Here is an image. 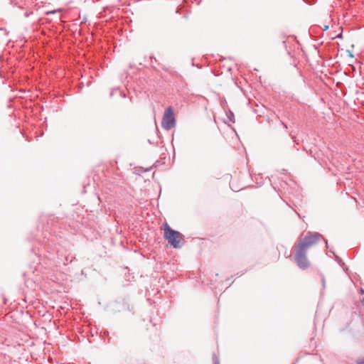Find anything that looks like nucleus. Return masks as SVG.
Masks as SVG:
<instances>
[{"label": "nucleus", "mask_w": 364, "mask_h": 364, "mask_svg": "<svg viewBox=\"0 0 364 364\" xmlns=\"http://www.w3.org/2000/svg\"><path fill=\"white\" fill-rule=\"evenodd\" d=\"M228 118L229 121H230L232 122H235V121H234V114L231 111L229 112V114H228Z\"/></svg>", "instance_id": "obj_5"}, {"label": "nucleus", "mask_w": 364, "mask_h": 364, "mask_svg": "<svg viewBox=\"0 0 364 364\" xmlns=\"http://www.w3.org/2000/svg\"><path fill=\"white\" fill-rule=\"evenodd\" d=\"M358 364H364V360H361L358 363Z\"/></svg>", "instance_id": "obj_12"}, {"label": "nucleus", "mask_w": 364, "mask_h": 364, "mask_svg": "<svg viewBox=\"0 0 364 364\" xmlns=\"http://www.w3.org/2000/svg\"><path fill=\"white\" fill-rule=\"evenodd\" d=\"M360 291H361L362 294H364V289H361Z\"/></svg>", "instance_id": "obj_13"}, {"label": "nucleus", "mask_w": 364, "mask_h": 364, "mask_svg": "<svg viewBox=\"0 0 364 364\" xmlns=\"http://www.w3.org/2000/svg\"><path fill=\"white\" fill-rule=\"evenodd\" d=\"M33 14V11H27V12H26V13H25L24 16H25L26 17H28V16H30L31 15H32Z\"/></svg>", "instance_id": "obj_6"}, {"label": "nucleus", "mask_w": 364, "mask_h": 364, "mask_svg": "<svg viewBox=\"0 0 364 364\" xmlns=\"http://www.w3.org/2000/svg\"><path fill=\"white\" fill-rule=\"evenodd\" d=\"M55 12H57V11L54 10V11H47L46 14L48 15V14H54Z\"/></svg>", "instance_id": "obj_7"}, {"label": "nucleus", "mask_w": 364, "mask_h": 364, "mask_svg": "<svg viewBox=\"0 0 364 364\" xmlns=\"http://www.w3.org/2000/svg\"><path fill=\"white\" fill-rule=\"evenodd\" d=\"M328 28V26H324V29H323V30H324V31H326Z\"/></svg>", "instance_id": "obj_10"}, {"label": "nucleus", "mask_w": 364, "mask_h": 364, "mask_svg": "<svg viewBox=\"0 0 364 364\" xmlns=\"http://www.w3.org/2000/svg\"><path fill=\"white\" fill-rule=\"evenodd\" d=\"M164 238L175 249L182 247L181 241L183 240V235L178 231L171 229L168 224H165Z\"/></svg>", "instance_id": "obj_2"}, {"label": "nucleus", "mask_w": 364, "mask_h": 364, "mask_svg": "<svg viewBox=\"0 0 364 364\" xmlns=\"http://www.w3.org/2000/svg\"><path fill=\"white\" fill-rule=\"evenodd\" d=\"M282 125L284 126V127L285 129H287V124L285 123L282 122Z\"/></svg>", "instance_id": "obj_9"}, {"label": "nucleus", "mask_w": 364, "mask_h": 364, "mask_svg": "<svg viewBox=\"0 0 364 364\" xmlns=\"http://www.w3.org/2000/svg\"><path fill=\"white\" fill-rule=\"evenodd\" d=\"M348 53H349V56H350V57H351V58H353V54H352L349 50H348Z\"/></svg>", "instance_id": "obj_8"}, {"label": "nucleus", "mask_w": 364, "mask_h": 364, "mask_svg": "<svg viewBox=\"0 0 364 364\" xmlns=\"http://www.w3.org/2000/svg\"><path fill=\"white\" fill-rule=\"evenodd\" d=\"M161 125L166 130H169L176 126V119L171 107H168L166 109L162 118Z\"/></svg>", "instance_id": "obj_3"}, {"label": "nucleus", "mask_w": 364, "mask_h": 364, "mask_svg": "<svg viewBox=\"0 0 364 364\" xmlns=\"http://www.w3.org/2000/svg\"><path fill=\"white\" fill-rule=\"evenodd\" d=\"M86 21V18L85 17L83 19H82V21L81 22V23H84Z\"/></svg>", "instance_id": "obj_11"}, {"label": "nucleus", "mask_w": 364, "mask_h": 364, "mask_svg": "<svg viewBox=\"0 0 364 364\" xmlns=\"http://www.w3.org/2000/svg\"><path fill=\"white\" fill-rule=\"evenodd\" d=\"M215 364H219V363H218V362H216V363H215Z\"/></svg>", "instance_id": "obj_14"}, {"label": "nucleus", "mask_w": 364, "mask_h": 364, "mask_svg": "<svg viewBox=\"0 0 364 364\" xmlns=\"http://www.w3.org/2000/svg\"><path fill=\"white\" fill-rule=\"evenodd\" d=\"M339 264L343 268V270L346 272H347L348 271V267H346V265L341 261V259H339Z\"/></svg>", "instance_id": "obj_4"}, {"label": "nucleus", "mask_w": 364, "mask_h": 364, "mask_svg": "<svg viewBox=\"0 0 364 364\" xmlns=\"http://www.w3.org/2000/svg\"><path fill=\"white\" fill-rule=\"evenodd\" d=\"M321 239L327 245V241L320 233L309 232L304 239L298 245H295L294 260L302 270L306 269L310 266V262L306 257L308 250L311 246L316 245Z\"/></svg>", "instance_id": "obj_1"}]
</instances>
